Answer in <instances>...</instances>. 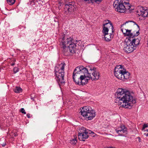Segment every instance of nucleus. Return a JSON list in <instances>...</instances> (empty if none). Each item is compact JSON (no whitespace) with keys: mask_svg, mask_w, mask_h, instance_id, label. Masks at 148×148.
<instances>
[{"mask_svg":"<svg viewBox=\"0 0 148 148\" xmlns=\"http://www.w3.org/2000/svg\"><path fill=\"white\" fill-rule=\"evenodd\" d=\"M121 30L124 36H127L124 42L123 50L127 53H131L136 49L140 44L139 38H133L139 34V29L137 31L132 33L131 32V30L123 27L121 28Z\"/></svg>","mask_w":148,"mask_h":148,"instance_id":"f257e3e1","label":"nucleus"},{"mask_svg":"<svg viewBox=\"0 0 148 148\" xmlns=\"http://www.w3.org/2000/svg\"><path fill=\"white\" fill-rule=\"evenodd\" d=\"M117 99L115 102L122 107L130 109L136 103L135 98L126 90L119 88L117 90Z\"/></svg>","mask_w":148,"mask_h":148,"instance_id":"f03ea898","label":"nucleus"},{"mask_svg":"<svg viewBox=\"0 0 148 148\" xmlns=\"http://www.w3.org/2000/svg\"><path fill=\"white\" fill-rule=\"evenodd\" d=\"M88 72L87 69L82 66L77 67L74 70L73 78L76 84L84 85L86 83V73Z\"/></svg>","mask_w":148,"mask_h":148,"instance_id":"7ed1b4c3","label":"nucleus"},{"mask_svg":"<svg viewBox=\"0 0 148 148\" xmlns=\"http://www.w3.org/2000/svg\"><path fill=\"white\" fill-rule=\"evenodd\" d=\"M65 66V63L63 62L57 64L55 67V74L57 77V80L59 85H60V84H63L65 82L64 76V69Z\"/></svg>","mask_w":148,"mask_h":148,"instance_id":"20e7f679","label":"nucleus"},{"mask_svg":"<svg viewBox=\"0 0 148 148\" xmlns=\"http://www.w3.org/2000/svg\"><path fill=\"white\" fill-rule=\"evenodd\" d=\"M114 74L118 79L125 81L130 77V73L121 65L116 66L114 69Z\"/></svg>","mask_w":148,"mask_h":148,"instance_id":"39448f33","label":"nucleus"},{"mask_svg":"<svg viewBox=\"0 0 148 148\" xmlns=\"http://www.w3.org/2000/svg\"><path fill=\"white\" fill-rule=\"evenodd\" d=\"M88 72L86 73V83L88 80L91 79L92 80H96L100 77L99 72L96 68L94 67H89L87 69Z\"/></svg>","mask_w":148,"mask_h":148,"instance_id":"423d86ee","label":"nucleus"},{"mask_svg":"<svg viewBox=\"0 0 148 148\" xmlns=\"http://www.w3.org/2000/svg\"><path fill=\"white\" fill-rule=\"evenodd\" d=\"M81 115L86 120H91L95 116V112L89 106H85L82 108L81 111Z\"/></svg>","mask_w":148,"mask_h":148,"instance_id":"0eeeda50","label":"nucleus"},{"mask_svg":"<svg viewBox=\"0 0 148 148\" xmlns=\"http://www.w3.org/2000/svg\"><path fill=\"white\" fill-rule=\"evenodd\" d=\"M92 133H94L83 127H79L78 129V138L80 141H84L88 138L89 134Z\"/></svg>","mask_w":148,"mask_h":148,"instance_id":"6e6552de","label":"nucleus"},{"mask_svg":"<svg viewBox=\"0 0 148 148\" xmlns=\"http://www.w3.org/2000/svg\"><path fill=\"white\" fill-rule=\"evenodd\" d=\"M76 10V6L71 3L69 4L65 5L64 10V14L68 15H71L73 14Z\"/></svg>","mask_w":148,"mask_h":148,"instance_id":"1a4fd4ad","label":"nucleus"},{"mask_svg":"<svg viewBox=\"0 0 148 148\" xmlns=\"http://www.w3.org/2000/svg\"><path fill=\"white\" fill-rule=\"evenodd\" d=\"M113 5L116 11L121 13L125 12V7L121 0H115L114 2Z\"/></svg>","mask_w":148,"mask_h":148,"instance_id":"9d476101","label":"nucleus"},{"mask_svg":"<svg viewBox=\"0 0 148 148\" xmlns=\"http://www.w3.org/2000/svg\"><path fill=\"white\" fill-rule=\"evenodd\" d=\"M136 14L138 16H141L143 17L148 16V9L141 6H138L137 9Z\"/></svg>","mask_w":148,"mask_h":148,"instance_id":"9b49d317","label":"nucleus"},{"mask_svg":"<svg viewBox=\"0 0 148 148\" xmlns=\"http://www.w3.org/2000/svg\"><path fill=\"white\" fill-rule=\"evenodd\" d=\"M67 41V43L69 44L68 45H67V51H69L72 53L75 52L76 45L75 44L74 42L73 39L71 37H69Z\"/></svg>","mask_w":148,"mask_h":148,"instance_id":"f8f14e48","label":"nucleus"},{"mask_svg":"<svg viewBox=\"0 0 148 148\" xmlns=\"http://www.w3.org/2000/svg\"><path fill=\"white\" fill-rule=\"evenodd\" d=\"M115 131L118 135L120 136H126L128 133L127 128L123 125H121L116 128Z\"/></svg>","mask_w":148,"mask_h":148,"instance_id":"ddd939ff","label":"nucleus"},{"mask_svg":"<svg viewBox=\"0 0 148 148\" xmlns=\"http://www.w3.org/2000/svg\"><path fill=\"white\" fill-rule=\"evenodd\" d=\"M103 30H104L105 28H106L107 29L108 31H111L112 33H113V27L110 21L108 20H105L103 22Z\"/></svg>","mask_w":148,"mask_h":148,"instance_id":"4468645a","label":"nucleus"},{"mask_svg":"<svg viewBox=\"0 0 148 148\" xmlns=\"http://www.w3.org/2000/svg\"><path fill=\"white\" fill-rule=\"evenodd\" d=\"M107 30V29L105 28L104 30H102V32L104 34L105 40L106 41H109L113 38V35L111 32L109 34Z\"/></svg>","mask_w":148,"mask_h":148,"instance_id":"2eb2a0df","label":"nucleus"},{"mask_svg":"<svg viewBox=\"0 0 148 148\" xmlns=\"http://www.w3.org/2000/svg\"><path fill=\"white\" fill-rule=\"evenodd\" d=\"M69 38H66L65 36H64L62 38L60 39V45L64 49H65L67 47V45H69L67 42L68 39Z\"/></svg>","mask_w":148,"mask_h":148,"instance_id":"dca6fc26","label":"nucleus"},{"mask_svg":"<svg viewBox=\"0 0 148 148\" xmlns=\"http://www.w3.org/2000/svg\"><path fill=\"white\" fill-rule=\"evenodd\" d=\"M122 3H123V5H124V6L125 7V10H130V8H131L130 5L128 2H126L125 1H122ZM131 9H130L131 10Z\"/></svg>","mask_w":148,"mask_h":148,"instance_id":"f3484780","label":"nucleus"},{"mask_svg":"<svg viewBox=\"0 0 148 148\" xmlns=\"http://www.w3.org/2000/svg\"><path fill=\"white\" fill-rule=\"evenodd\" d=\"M136 25L138 27V28H139V27L138 25L136 24L134 22L132 21L126 22L125 23H124L123 25H121V27H124V25H125L127 26H128L132 25Z\"/></svg>","mask_w":148,"mask_h":148,"instance_id":"a211bd4d","label":"nucleus"},{"mask_svg":"<svg viewBox=\"0 0 148 148\" xmlns=\"http://www.w3.org/2000/svg\"><path fill=\"white\" fill-rule=\"evenodd\" d=\"M13 90L14 92L16 93H20L22 92L21 88L17 86L15 87Z\"/></svg>","mask_w":148,"mask_h":148,"instance_id":"6ab92c4d","label":"nucleus"},{"mask_svg":"<svg viewBox=\"0 0 148 148\" xmlns=\"http://www.w3.org/2000/svg\"><path fill=\"white\" fill-rule=\"evenodd\" d=\"M8 3L10 5L14 4L15 2V0H7Z\"/></svg>","mask_w":148,"mask_h":148,"instance_id":"aec40b11","label":"nucleus"},{"mask_svg":"<svg viewBox=\"0 0 148 148\" xmlns=\"http://www.w3.org/2000/svg\"><path fill=\"white\" fill-rule=\"evenodd\" d=\"M77 142V140H76V139L75 138L72 139L71 140L70 143L71 144L74 145L76 144Z\"/></svg>","mask_w":148,"mask_h":148,"instance_id":"412c9836","label":"nucleus"},{"mask_svg":"<svg viewBox=\"0 0 148 148\" xmlns=\"http://www.w3.org/2000/svg\"><path fill=\"white\" fill-rule=\"evenodd\" d=\"M13 70L14 73H16L19 71V69L17 67L14 68Z\"/></svg>","mask_w":148,"mask_h":148,"instance_id":"4be33fe9","label":"nucleus"},{"mask_svg":"<svg viewBox=\"0 0 148 148\" xmlns=\"http://www.w3.org/2000/svg\"><path fill=\"white\" fill-rule=\"evenodd\" d=\"M21 112L22 113L24 114H26V112H25V110L23 108H21Z\"/></svg>","mask_w":148,"mask_h":148,"instance_id":"5701e85b","label":"nucleus"},{"mask_svg":"<svg viewBox=\"0 0 148 148\" xmlns=\"http://www.w3.org/2000/svg\"><path fill=\"white\" fill-rule=\"evenodd\" d=\"M146 132L144 134V135L146 136H148V130H145Z\"/></svg>","mask_w":148,"mask_h":148,"instance_id":"b1692460","label":"nucleus"},{"mask_svg":"<svg viewBox=\"0 0 148 148\" xmlns=\"http://www.w3.org/2000/svg\"><path fill=\"white\" fill-rule=\"evenodd\" d=\"M63 3L61 2H59L58 3V6H59V8L60 9V7L62 5H63Z\"/></svg>","mask_w":148,"mask_h":148,"instance_id":"393cba45","label":"nucleus"},{"mask_svg":"<svg viewBox=\"0 0 148 148\" xmlns=\"http://www.w3.org/2000/svg\"><path fill=\"white\" fill-rule=\"evenodd\" d=\"M148 125L147 124H144L143 126V128H145L147 127Z\"/></svg>","mask_w":148,"mask_h":148,"instance_id":"a878e982","label":"nucleus"},{"mask_svg":"<svg viewBox=\"0 0 148 148\" xmlns=\"http://www.w3.org/2000/svg\"><path fill=\"white\" fill-rule=\"evenodd\" d=\"M27 117L28 118H30V114H27Z\"/></svg>","mask_w":148,"mask_h":148,"instance_id":"bb28decb","label":"nucleus"},{"mask_svg":"<svg viewBox=\"0 0 148 148\" xmlns=\"http://www.w3.org/2000/svg\"><path fill=\"white\" fill-rule=\"evenodd\" d=\"M137 138L138 139V140L139 142H140L141 141V139L140 137H138Z\"/></svg>","mask_w":148,"mask_h":148,"instance_id":"cd10ccee","label":"nucleus"},{"mask_svg":"<svg viewBox=\"0 0 148 148\" xmlns=\"http://www.w3.org/2000/svg\"><path fill=\"white\" fill-rule=\"evenodd\" d=\"M15 64L14 63H13L12 64V66H13Z\"/></svg>","mask_w":148,"mask_h":148,"instance_id":"c85d7f7f","label":"nucleus"},{"mask_svg":"<svg viewBox=\"0 0 148 148\" xmlns=\"http://www.w3.org/2000/svg\"><path fill=\"white\" fill-rule=\"evenodd\" d=\"M108 148H113V147H108Z\"/></svg>","mask_w":148,"mask_h":148,"instance_id":"c756f323","label":"nucleus"}]
</instances>
